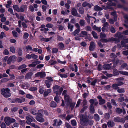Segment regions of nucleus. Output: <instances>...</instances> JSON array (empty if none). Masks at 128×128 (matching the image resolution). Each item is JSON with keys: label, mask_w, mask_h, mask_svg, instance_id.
Segmentation results:
<instances>
[{"label": "nucleus", "mask_w": 128, "mask_h": 128, "mask_svg": "<svg viewBox=\"0 0 128 128\" xmlns=\"http://www.w3.org/2000/svg\"><path fill=\"white\" fill-rule=\"evenodd\" d=\"M52 89L54 93L56 94L57 96L61 95L63 90L62 88H60V86L57 85L54 86Z\"/></svg>", "instance_id": "nucleus-1"}, {"label": "nucleus", "mask_w": 128, "mask_h": 128, "mask_svg": "<svg viewBox=\"0 0 128 128\" xmlns=\"http://www.w3.org/2000/svg\"><path fill=\"white\" fill-rule=\"evenodd\" d=\"M79 116L81 120V124L84 126H87V123L88 122L89 120L88 119L84 114H81L79 115Z\"/></svg>", "instance_id": "nucleus-2"}, {"label": "nucleus", "mask_w": 128, "mask_h": 128, "mask_svg": "<svg viewBox=\"0 0 128 128\" xmlns=\"http://www.w3.org/2000/svg\"><path fill=\"white\" fill-rule=\"evenodd\" d=\"M10 90L8 88H2L1 90V94L5 98H8L11 96V94L10 92Z\"/></svg>", "instance_id": "nucleus-3"}, {"label": "nucleus", "mask_w": 128, "mask_h": 128, "mask_svg": "<svg viewBox=\"0 0 128 128\" xmlns=\"http://www.w3.org/2000/svg\"><path fill=\"white\" fill-rule=\"evenodd\" d=\"M4 121L8 126H10L11 124L16 122V120L15 119L12 118L10 117H7L4 118Z\"/></svg>", "instance_id": "nucleus-4"}, {"label": "nucleus", "mask_w": 128, "mask_h": 128, "mask_svg": "<svg viewBox=\"0 0 128 128\" xmlns=\"http://www.w3.org/2000/svg\"><path fill=\"white\" fill-rule=\"evenodd\" d=\"M113 76H118L119 73L123 75L128 76V72H122L121 71H118L116 69H114L113 70Z\"/></svg>", "instance_id": "nucleus-5"}, {"label": "nucleus", "mask_w": 128, "mask_h": 128, "mask_svg": "<svg viewBox=\"0 0 128 128\" xmlns=\"http://www.w3.org/2000/svg\"><path fill=\"white\" fill-rule=\"evenodd\" d=\"M46 79L48 80H45V83L46 86L48 88H50L51 82L53 81V80L52 78L51 77H47Z\"/></svg>", "instance_id": "nucleus-6"}, {"label": "nucleus", "mask_w": 128, "mask_h": 128, "mask_svg": "<svg viewBox=\"0 0 128 128\" xmlns=\"http://www.w3.org/2000/svg\"><path fill=\"white\" fill-rule=\"evenodd\" d=\"M114 120L116 122H121L124 124L125 122V120L124 118H121L119 117L114 118Z\"/></svg>", "instance_id": "nucleus-7"}, {"label": "nucleus", "mask_w": 128, "mask_h": 128, "mask_svg": "<svg viewBox=\"0 0 128 128\" xmlns=\"http://www.w3.org/2000/svg\"><path fill=\"white\" fill-rule=\"evenodd\" d=\"M64 98L66 104L67 106H69L70 102L72 101V100L70 99V96L69 95L65 96L64 97Z\"/></svg>", "instance_id": "nucleus-8"}, {"label": "nucleus", "mask_w": 128, "mask_h": 128, "mask_svg": "<svg viewBox=\"0 0 128 128\" xmlns=\"http://www.w3.org/2000/svg\"><path fill=\"white\" fill-rule=\"evenodd\" d=\"M35 75L36 77H38L40 76V78H42L44 77L46 75V73L44 72H38Z\"/></svg>", "instance_id": "nucleus-9"}, {"label": "nucleus", "mask_w": 128, "mask_h": 128, "mask_svg": "<svg viewBox=\"0 0 128 128\" xmlns=\"http://www.w3.org/2000/svg\"><path fill=\"white\" fill-rule=\"evenodd\" d=\"M43 116H37L35 117V118L38 122L41 123H42L45 121L44 119L43 118Z\"/></svg>", "instance_id": "nucleus-10"}, {"label": "nucleus", "mask_w": 128, "mask_h": 128, "mask_svg": "<svg viewBox=\"0 0 128 128\" xmlns=\"http://www.w3.org/2000/svg\"><path fill=\"white\" fill-rule=\"evenodd\" d=\"M96 48V44L95 43L93 42H92L90 43V46L89 47V49L91 51H93Z\"/></svg>", "instance_id": "nucleus-11"}, {"label": "nucleus", "mask_w": 128, "mask_h": 128, "mask_svg": "<svg viewBox=\"0 0 128 128\" xmlns=\"http://www.w3.org/2000/svg\"><path fill=\"white\" fill-rule=\"evenodd\" d=\"M32 118H31L28 116H27L26 117V119L27 120L26 121V123L28 125H30L31 124V122H32L33 121L35 122V120L32 117Z\"/></svg>", "instance_id": "nucleus-12"}, {"label": "nucleus", "mask_w": 128, "mask_h": 128, "mask_svg": "<svg viewBox=\"0 0 128 128\" xmlns=\"http://www.w3.org/2000/svg\"><path fill=\"white\" fill-rule=\"evenodd\" d=\"M107 124L108 127L109 128L115 126V123L112 120L109 121Z\"/></svg>", "instance_id": "nucleus-13"}, {"label": "nucleus", "mask_w": 128, "mask_h": 128, "mask_svg": "<svg viewBox=\"0 0 128 128\" xmlns=\"http://www.w3.org/2000/svg\"><path fill=\"white\" fill-rule=\"evenodd\" d=\"M27 8V6H25L24 5H22L20 7V8H19V10L18 12H24L25 9Z\"/></svg>", "instance_id": "nucleus-14"}, {"label": "nucleus", "mask_w": 128, "mask_h": 128, "mask_svg": "<svg viewBox=\"0 0 128 128\" xmlns=\"http://www.w3.org/2000/svg\"><path fill=\"white\" fill-rule=\"evenodd\" d=\"M88 35V32L86 31H82L81 33L79 34L80 36L81 37L83 38L85 36H86Z\"/></svg>", "instance_id": "nucleus-15"}, {"label": "nucleus", "mask_w": 128, "mask_h": 128, "mask_svg": "<svg viewBox=\"0 0 128 128\" xmlns=\"http://www.w3.org/2000/svg\"><path fill=\"white\" fill-rule=\"evenodd\" d=\"M112 64H104L103 68L104 70H108L111 68V65Z\"/></svg>", "instance_id": "nucleus-16"}, {"label": "nucleus", "mask_w": 128, "mask_h": 128, "mask_svg": "<svg viewBox=\"0 0 128 128\" xmlns=\"http://www.w3.org/2000/svg\"><path fill=\"white\" fill-rule=\"evenodd\" d=\"M33 74V73L31 72H29L27 73L26 75V78L27 79H30L32 78V76Z\"/></svg>", "instance_id": "nucleus-17"}, {"label": "nucleus", "mask_w": 128, "mask_h": 128, "mask_svg": "<svg viewBox=\"0 0 128 128\" xmlns=\"http://www.w3.org/2000/svg\"><path fill=\"white\" fill-rule=\"evenodd\" d=\"M26 100L25 99L23 98H21V99L20 98H16V102H18L19 103H22L23 102H24Z\"/></svg>", "instance_id": "nucleus-18"}, {"label": "nucleus", "mask_w": 128, "mask_h": 128, "mask_svg": "<svg viewBox=\"0 0 128 128\" xmlns=\"http://www.w3.org/2000/svg\"><path fill=\"white\" fill-rule=\"evenodd\" d=\"M128 43V38L124 40L121 42V45L122 47H125L126 43Z\"/></svg>", "instance_id": "nucleus-19"}, {"label": "nucleus", "mask_w": 128, "mask_h": 128, "mask_svg": "<svg viewBox=\"0 0 128 128\" xmlns=\"http://www.w3.org/2000/svg\"><path fill=\"white\" fill-rule=\"evenodd\" d=\"M50 105L51 107L53 108H55L57 106L56 103L54 101H52L50 102Z\"/></svg>", "instance_id": "nucleus-20"}, {"label": "nucleus", "mask_w": 128, "mask_h": 128, "mask_svg": "<svg viewBox=\"0 0 128 128\" xmlns=\"http://www.w3.org/2000/svg\"><path fill=\"white\" fill-rule=\"evenodd\" d=\"M90 112L91 114H93L94 113L95 109L94 106L90 105Z\"/></svg>", "instance_id": "nucleus-21"}, {"label": "nucleus", "mask_w": 128, "mask_h": 128, "mask_svg": "<svg viewBox=\"0 0 128 128\" xmlns=\"http://www.w3.org/2000/svg\"><path fill=\"white\" fill-rule=\"evenodd\" d=\"M78 12L80 14H83L84 13V10L82 7H80L78 9Z\"/></svg>", "instance_id": "nucleus-22"}, {"label": "nucleus", "mask_w": 128, "mask_h": 128, "mask_svg": "<svg viewBox=\"0 0 128 128\" xmlns=\"http://www.w3.org/2000/svg\"><path fill=\"white\" fill-rule=\"evenodd\" d=\"M94 9L95 11H96L102 10H103V8H102L98 6H95Z\"/></svg>", "instance_id": "nucleus-23"}, {"label": "nucleus", "mask_w": 128, "mask_h": 128, "mask_svg": "<svg viewBox=\"0 0 128 128\" xmlns=\"http://www.w3.org/2000/svg\"><path fill=\"white\" fill-rule=\"evenodd\" d=\"M37 111L34 109H32L30 110V113L32 114L37 116H38V112H36Z\"/></svg>", "instance_id": "nucleus-24"}, {"label": "nucleus", "mask_w": 128, "mask_h": 128, "mask_svg": "<svg viewBox=\"0 0 128 128\" xmlns=\"http://www.w3.org/2000/svg\"><path fill=\"white\" fill-rule=\"evenodd\" d=\"M74 26L71 24L70 23H68V28L70 30V31L71 32L73 31V29L74 28Z\"/></svg>", "instance_id": "nucleus-25"}, {"label": "nucleus", "mask_w": 128, "mask_h": 128, "mask_svg": "<svg viewBox=\"0 0 128 128\" xmlns=\"http://www.w3.org/2000/svg\"><path fill=\"white\" fill-rule=\"evenodd\" d=\"M92 34L94 38L95 39H98V37L97 34L94 31H92L91 33Z\"/></svg>", "instance_id": "nucleus-26"}, {"label": "nucleus", "mask_w": 128, "mask_h": 128, "mask_svg": "<svg viewBox=\"0 0 128 128\" xmlns=\"http://www.w3.org/2000/svg\"><path fill=\"white\" fill-rule=\"evenodd\" d=\"M38 116H42L43 115V113L44 112V110L42 109H41L38 111Z\"/></svg>", "instance_id": "nucleus-27"}, {"label": "nucleus", "mask_w": 128, "mask_h": 128, "mask_svg": "<svg viewBox=\"0 0 128 128\" xmlns=\"http://www.w3.org/2000/svg\"><path fill=\"white\" fill-rule=\"evenodd\" d=\"M110 31L112 33H114L116 32V30L112 26L109 27Z\"/></svg>", "instance_id": "nucleus-28"}, {"label": "nucleus", "mask_w": 128, "mask_h": 128, "mask_svg": "<svg viewBox=\"0 0 128 128\" xmlns=\"http://www.w3.org/2000/svg\"><path fill=\"white\" fill-rule=\"evenodd\" d=\"M116 112L119 114H120L122 112V109L120 108H116Z\"/></svg>", "instance_id": "nucleus-29"}, {"label": "nucleus", "mask_w": 128, "mask_h": 128, "mask_svg": "<svg viewBox=\"0 0 128 128\" xmlns=\"http://www.w3.org/2000/svg\"><path fill=\"white\" fill-rule=\"evenodd\" d=\"M77 10L74 8H73L72 10V15L75 16L78 13Z\"/></svg>", "instance_id": "nucleus-30"}, {"label": "nucleus", "mask_w": 128, "mask_h": 128, "mask_svg": "<svg viewBox=\"0 0 128 128\" xmlns=\"http://www.w3.org/2000/svg\"><path fill=\"white\" fill-rule=\"evenodd\" d=\"M79 23L81 26H84L85 25L86 22L84 20H80Z\"/></svg>", "instance_id": "nucleus-31"}, {"label": "nucleus", "mask_w": 128, "mask_h": 128, "mask_svg": "<svg viewBox=\"0 0 128 128\" xmlns=\"http://www.w3.org/2000/svg\"><path fill=\"white\" fill-rule=\"evenodd\" d=\"M76 103L75 102H74L72 103H71V102H70V107L71 108V109L72 110H73L75 106L76 105Z\"/></svg>", "instance_id": "nucleus-32"}, {"label": "nucleus", "mask_w": 128, "mask_h": 128, "mask_svg": "<svg viewBox=\"0 0 128 128\" xmlns=\"http://www.w3.org/2000/svg\"><path fill=\"white\" fill-rule=\"evenodd\" d=\"M97 80L95 79L91 83L90 85L94 87H95L96 86V84L97 83Z\"/></svg>", "instance_id": "nucleus-33"}, {"label": "nucleus", "mask_w": 128, "mask_h": 128, "mask_svg": "<svg viewBox=\"0 0 128 128\" xmlns=\"http://www.w3.org/2000/svg\"><path fill=\"white\" fill-rule=\"evenodd\" d=\"M93 28L94 30H97L99 32H101V30L100 28L97 27L96 25H94V26Z\"/></svg>", "instance_id": "nucleus-34"}, {"label": "nucleus", "mask_w": 128, "mask_h": 128, "mask_svg": "<svg viewBox=\"0 0 128 128\" xmlns=\"http://www.w3.org/2000/svg\"><path fill=\"white\" fill-rule=\"evenodd\" d=\"M80 31V29H77L73 32L72 34L74 36H75L76 34L79 33Z\"/></svg>", "instance_id": "nucleus-35"}, {"label": "nucleus", "mask_w": 128, "mask_h": 128, "mask_svg": "<svg viewBox=\"0 0 128 128\" xmlns=\"http://www.w3.org/2000/svg\"><path fill=\"white\" fill-rule=\"evenodd\" d=\"M18 53L19 56H21L22 54V49L20 48H18Z\"/></svg>", "instance_id": "nucleus-36"}, {"label": "nucleus", "mask_w": 128, "mask_h": 128, "mask_svg": "<svg viewBox=\"0 0 128 128\" xmlns=\"http://www.w3.org/2000/svg\"><path fill=\"white\" fill-rule=\"evenodd\" d=\"M83 108L81 110L80 112L81 113H83L87 108L86 106H83Z\"/></svg>", "instance_id": "nucleus-37"}, {"label": "nucleus", "mask_w": 128, "mask_h": 128, "mask_svg": "<svg viewBox=\"0 0 128 128\" xmlns=\"http://www.w3.org/2000/svg\"><path fill=\"white\" fill-rule=\"evenodd\" d=\"M0 27L2 28H3L4 30L6 31H8L9 30V28L7 26L5 25L2 26V24H1Z\"/></svg>", "instance_id": "nucleus-38"}, {"label": "nucleus", "mask_w": 128, "mask_h": 128, "mask_svg": "<svg viewBox=\"0 0 128 128\" xmlns=\"http://www.w3.org/2000/svg\"><path fill=\"white\" fill-rule=\"evenodd\" d=\"M106 102V100L104 99L99 100V104L100 105L104 104Z\"/></svg>", "instance_id": "nucleus-39"}, {"label": "nucleus", "mask_w": 128, "mask_h": 128, "mask_svg": "<svg viewBox=\"0 0 128 128\" xmlns=\"http://www.w3.org/2000/svg\"><path fill=\"white\" fill-rule=\"evenodd\" d=\"M29 36V34L27 32L24 33L23 36V38L24 39H26L28 38Z\"/></svg>", "instance_id": "nucleus-40"}, {"label": "nucleus", "mask_w": 128, "mask_h": 128, "mask_svg": "<svg viewBox=\"0 0 128 128\" xmlns=\"http://www.w3.org/2000/svg\"><path fill=\"white\" fill-rule=\"evenodd\" d=\"M94 118L95 120L97 121H98L100 120L99 116L98 114H95L94 115Z\"/></svg>", "instance_id": "nucleus-41"}, {"label": "nucleus", "mask_w": 128, "mask_h": 128, "mask_svg": "<svg viewBox=\"0 0 128 128\" xmlns=\"http://www.w3.org/2000/svg\"><path fill=\"white\" fill-rule=\"evenodd\" d=\"M122 61H119L117 59H116L113 62V63L114 64H117L119 63H122Z\"/></svg>", "instance_id": "nucleus-42"}, {"label": "nucleus", "mask_w": 128, "mask_h": 128, "mask_svg": "<svg viewBox=\"0 0 128 128\" xmlns=\"http://www.w3.org/2000/svg\"><path fill=\"white\" fill-rule=\"evenodd\" d=\"M8 100L11 103H15L16 102V98L15 99L9 98Z\"/></svg>", "instance_id": "nucleus-43"}, {"label": "nucleus", "mask_w": 128, "mask_h": 128, "mask_svg": "<svg viewBox=\"0 0 128 128\" xmlns=\"http://www.w3.org/2000/svg\"><path fill=\"white\" fill-rule=\"evenodd\" d=\"M100 36L101 39L104 38L106 37V36L105 34L101 32L100 34Z\"/></svg>", "instance_id": "nucleus-44"}, {"label": "nucleus", "mask_w": 128, "mask_h": 128, "mask_svg": "<svg viewBox=\"0 0 128 128\" xmlns=\"http://www.w3.org/2000/svg\"><path fill=\"white\" fill-rule=\"evenodd\" d=\"M110 117V114L108 113H106L104 115L105 118L107 120H108Z\"/></svg>", "instance_id": "nucleus-45"}, {"label": "nucleus", "mask_w": 128, "mask_h": 128, "mask_svg": "<svg viewBox=\"0 0 128 128\" xmlns=\"http://www.w3.org/2000/svg\"><path fill=\"white\" fill-rule=\"evenodd\" d=\"M118 86L117 84H114L112 85V87L114 90H116L118 88Z\"/></svg>", "instance_id": "nucleus-46"}, {"label": "nucleus", "mask_w": 128, "mask_h": 128, "mask_svg": "<svg viewBox=\"0 0 128 128\" xmlns=\"http://www.w3.org/2000/svg\"><path fill=\"white\" fill-rule=\"evenodd\" d=\"M26 97L28 99H34V96L30 94H28L26 95Z\"/></svg>", "instance_id": "nucleus-47"}, {"label": "nucleus", "mask_w": 128, "mask_h": 128, "mask_svg": "<svg viewBox=\"0 0 128 128\" xmlns=\"http://www.w3.org/2000/svg\"><path fill=\"white\" fill-rule=\"evenodd\" d=\"M17 57L15 56H10L9 58V60H12L15 61L16 60Z\"/></svg>", "instance_id": "nucleus-48"}, {"label": "nucleus", "mask_w": 128, "mask_h": 128, "mask_svg": "<svg viewBox=\"0 0 128 128\" xmlns=\"http://www.w3.org/2000/svg\"><path fill=\"white\" fill-rule=\"evenodd\" d=\"M118 92L119 93H124L125 92V90L124 88H121L118 89Z\"/></svg>", "instance_id": "nucleus-49"}, {"label": "nucleus", "mask_w": 128, "mask_h": 128, "mask_svg": "<svg viewBox=\"0 0 128 128\" xmlns=\"http://www.w3.org/2000/svg\"><path fill=\"white\" fill-rule=\"evenodd\" d=\"M111 102L112 105L115 106H116L117 105L116 101L112 99L111 100Z\"/></svg>", "instance_id": "nucleus-50"}, {"label": "nucleus", "mask_w": 128, "mask_h": 128, "mask_svg": "<svg viewBox=\"0 0 128 128\" xmlns=\"http://www.w3.org/2000/svg\"><path fill=\"white\" fill-rule=\"evenodd\" d=\"M13 8L14 9L18 12L19 9V8L18 6L17 5H15L13 6Z\"/></svg>", "instance_id": "nucleus-51"}, {"label": "nucleus", "mask_w": 128, "mask_h": 128, "mask_svg": "<svg viewBox=\"0 0 128 128\" xmlns=\"http://www.w3.org/2000/svg\"><path fill=\"white\" fill-rule=\"evenodd\" d=\"M26 64H22V65L18 68V69L19 70H21L23 69L24 68H26Z\"/></svg>", "instance_id": "nucleus-52"}, {"label": "nucleus", "mask_w": 128, "mask_h": 128, "mask_svg": "<svg viewBox=\"0 0 128 128\" xmlns=\"http://www.w3.org/2000/svg\"><path fill=\"white\" fill-rule=\"evenodd\" d=\"M3 54L5 55H7L9 54V52L7 49H5L4 50Z\"/></svg>", "instance_id": "nucleus-53"}, {"label": "nucleus", "mask_w": 128, "mask_h": 128, "mask_svg": "<svg viewBox=\"0 0 128 128\" xmlns=\"http://www.w3.org/2000/svg\"><path fill=\"white\" fill-rule=\"evenodd\" d=\"M20 124L22 126H24L25 125L26 123V121L25 120H20L19 121Z\"/></svg>", "instance_id": "nucleus-54"}, {"label": "nucleus", "mask_w": 128, "mask_h": 128, "mask_svg": "<svg viewBox=\"0 0 128 128\" xmlns=\"http://www.w3.org/2000/svg\"><path fill=\"white\" fill-rule=\"evenodd\" d=\"M10 51L13 53L15 52V48L13 46H12L10 48Z\"/></svg>", "instance_id": "nucleus-55"}, {"label": "nucleus", "mask_w": 128, "mask_h": 128, "mask_svg": "<svg viewBox=\"0 0 128 128\" xmlns=\"http://www.w3.org/2000/svg\"><path fill=\"white\" fill-rule=\"evenodd\" d=\"M102 64H98V71H101L103 70V66H102Z\"/></svg>", "instance_id": "nucleus-56"}, {"label": "nucleus", "mask_w": 128, "mask_h": 128, "mask_svg": "<svg viewBox=\"0 0 128 128\" xmlns=\"http://www.w3.org/2000/svg\"><path fill=\"white\" fill-rule=\"evenodd\" d=\"M38 88L36 87H33L31 88L30 90L32 92H34L37 90Z\"/></svg>", "instance_id": "nucleus-57"}, {"label": "nucleus", "mask_w": 128, "mask_h": 128, "mask_svg": "<svg viewBox=\"0 0 128 128\" xmlns=\"http://www.w3.org/2000/svg\"><path fill=\"white\" fill-rule=\"evenodd\" d=\"M66 116V114H61L60 115L59 117L62 119L65 118Z\"/></svg>", "instance_id": "nucleus-58"}, {"label": "nucleus", "mask_w": 128, "mask_h": 128, "mask_svg": "<svg viewBox=\"0 0 128 128\" xmlns=\"http://www.w3.org/2000/svg\"><path fill=\"white\" fill-rule=\"evenodd\" d=\"M121 33L120 32H118L115 35V37L118 38H120L121 37Z\"/></svg>", "instance_id": "nucleus-59"}, {"label": "nucleus", "mask_w": 128, "mask_h": 128, "mask_svg": "<svg viewBox=\"0 0 128 128\" xmlns=\"http://www.w3.org/2000/svg\"><path fill=\"white\" fill-rule=\"evenodd\" d=\"M59 46L60 48L61 49L64 48V44L62 43L59 44Z\"/></svg>", "instance_id": "nucleus-60"}, {"label": "nucleus", "mask_w": 128, "mask_h": 128, "mask_svg": "<svg viewBox=\"0 0 128 128\" xmlns=\"http://www.w3.org/2000/svg\"><path fill=\"white\" fill-rule=\"evenodd\" d=\"M12 33L14 36L16 38H17L18 37V34L15 31H12Z\"/></svg>", "instance_id": "nucleus-61"}, {"label": "nucleus", "mask_w": 128, "mask_h": 128, "mask_svg": "<svg viewBox=\"0 0 128 128\" xmlns=\"http://www.w3.org/2000/svg\"><path fill=\"white\" fill-rule=\"evenodd\" d=\"M85 30L88 31H91L92 28L91 27L89 26H87L85 27Z\"/></svg>", "instance_id": "nucleus-62"}, {"label": "nucleus", "mask_w": 128, "mask_h": 128, "mask_svg": "<svg viewBox=\"0 0 128 128\" xmlns=\"http://www.w3.org/2000/svg\"><path fill=\"white\" fill-rule=\"evenodd\" d=\"M26 49L27 50H29L32 51V48L30 46H28L26 47Z\"/></svg>", "instance_id": "nucleus-63"}, {"label": "nucleus", "mask_w": 128, "mask_h": 128, "mask_svg": "<svg viewBox=\"0 0 128 128\" xmlns=\"http://www.w3.org/2000/svg\"><path fill=\"white\" fill-rule=\"evenodd\" d=\"M124 18L126 20L125 22L126 23L128 22V16L127 15H125L124 16Z\"/></svg>", "instance_id": "nucleus-64"}]
</instances>
